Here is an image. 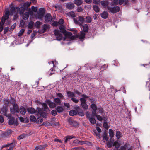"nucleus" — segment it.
<instances>
[{"label": "nucleus", "mask_w": 150, "mask_h": 150, "mask_svg": "<svg viewBox=\"0 0 150 150\" xmlns=\"http://www.w3.org/2000/svg\"><path fill=\"white\" fill-rule=\"evenodd\" d=\"M109 133L110 136L111 138H112L114 136V134L112 130L110 129H109Z\"/></svg>", "instance_id": "obj_41"}, {"label": "nucleus", "mask_w": 150, "mask_h": 150, "mask_svg": "<svg viewBox=\"0 0 150 150\" xmlns=\"http://www.w3.org/2000/svg\"><path fill=\"white\" fill-rule=\"evenodd\" d=\"M37 114L36 115L39 114L42 117L46 118L47 117V113L43 112V109L40 108H37Z\"/></svg>", "instance_id": "obj_7"}, {"label": "nucleus", "mask_w": 150, "mask_h": 150, "mask_svg": "<svg viewBox=\"0 0 150 150\" xmlns=\"http://www.w3.org/2000/svg\"><path fill=\"white\" fill-rule=\"evenodd\" d=\"M34 23L33 22L30 21L28 23V28L32 29L33 27Z\"/></svg>", "instance_id": "obj_36"}, {"label": "nucleus", "mask_w": 150, "mask_h": 150, "mask_svg": "<svg viewBox=\"0 0 150 150\" xmlns=\"http://www.w3.org/2000/svg\"><path fill=\"white\" fill-rule=\"evenodd\" d=\"M56 110L58 113L62 112L64 111L63 108L61 106H58L56 108Z\"/></svg>", "instance_id": "obj_20"}, {"label": "nucleus", "mask_w": 150, "mask_h": 150, "mask_svg": "<svg viewBox=\"0 0 150 150\" xmlns=\"http://www.w3.org/2000/svg\"><path fill=\"white\" fill-rule=\"evenodd\" d=\"M116 136L117 139H119L121 137V134L120 132L119 131H117L116 132Z\"/></svg>", "instance_id": "obj_40"}, {"label": "nucleus", "mask_w": 150, "mask_h": 150, "mask_svg": "<svg viewBox=\"0 0 150 150\" xmlns=\"http://www.w3.org/2000/svg\"><path fill=\"white\" fill-rule=\"evenodd\" d=\"M127 148V144H125L124 146H121L119 150H126Z\"/></svg>", "instance_id": "obj_47"}, {"label": "nucleus", "mask_w": 150, "mask_h": 150, "mask_svg": "<svg viewBox=\"0 0 150 150\" xmlns=\"http://www.w3.org/2000/svg\"><path fill=\"white\" fill-rule=\"evenodd\" d=\"M77 11L78 12H80L83 11V9L81 7H78Z\"/></svg>", "instance_id": "obj_62"}, {"label": "nucleus", "mask_w": 150, "mask_h": 150, "mask_svg": "<svg viewBox=\"0 0 150 150\" xmlns=\"http://www.w3.org/2000/svg\"><path fill=\"white\" fill-rule=\"evenodd\" d=\"M93 9L95 12L96 13L100 11V9L96 5H94L93 6Z\"/></svg>", "instance_id": "obj_28"}, {"label": "nucleus", "mask_w": 150, "mask_h": 150, "mask_svg": "<svg viewBox=\"0 0 150 150\" xmlns=\"http://www.w3.org/2000/svg\"><path fill=\"white\" fill-rule=\"evenodd\" d=\"M54 101L55 103L59 105H60L61 103V100L59 98H54Z\"/></svg>", "instance_id": "obj_27"}, {"label": "nucleus", "mask_w": 150, "mask_h": 150, "mask_svg": "<svg viewBox=\"0 0 150 150\" xmlns=\"http://www.w3.org/2000/svg\"><path fill=\"white\" fill-rule=\"evenodd\" d=\"M107 9L109 11V12L114 13L119 12L120 10V8L118 6H116L113 7L108 6L107 7Z\"/></svg>", "instance_id": "obj_6"}, {"label": "nucleus", "mask_w": 150, "mask_h": 150, "mask_svg": "<svg viewBox=\"0 0 150 150\" xmlns=\"http://www.w3.org/2000/svg\"><path fill=\"white\" fill-rule=\"evenodd\" d=\"M101 4L104 7H106L109 4V3L107 1H101Z\"/></svg>", "instance_id": "obj_21"}, {"label": "nucleus", "mask_w": 150, "mask_h": 150, "mask_svg": "<svg viewBox=\"0 0 150 150\" xmlns=\"http://www.w3.org/2000/svg\"><path fill=\"white\" fill-rule=\"evenodd\" d=\"M69 14L71 17L73 18H74L76 16L74 12L73 11L70 12Z\"/></svg>", "instance_id": "obj_55"}, {"label": "nucleus", "mask_w": 150, "mask_h": 150, "mask_svg": "<svg viewBox=\"0 0 150 150\" xmlns=\"http://www.w3.org/2000/svg\"><path fill=\"white\" fill-rule=\"evenodd\" d=\"M45 12V9L43 8H40L39 9L38 12V18L41 19L43 18Z\"/></svg>", "instance_id": "obj_8"}, {"label": "nucleus", "mask_w": 150, "mask_h": 150, "mask_svg": "<svg viewBox=\"0 0 150 150\" xmlns=\"http://www.w3.org/2000/svg\"><path fill=\"white\" fill-rule=\"evenodd\" d=\"M47 104L50 108H53L56 107V104L53 102L50 101H48Z\"/></svg>", "instance_id": "obj_15"}, {"label": "nucleus", "mask_w": 150, "mask_h": 150, "mask_svg": "<svg viewBox=\"0 0 150 150\" xmlns=\"http://www.w3.org/2000/svg\"><path fill=\"white\" fill-rule=\"evenodd\" d=\"M84 20V18L81 16H79L78 17L73 19L74 23L78 25L80 27L83 26Z\"/></svg>", "instance_id": "obj_4"}, {"label": "nucleus", "mask_w": 150, "mask_h": 150, "mask_svg": "<svg viewBox=\"0 0 150 150\" xmlns=\"http://www.w3.org/2000/svg\"><path fill=\"white\" fill-rule=\"evenodd\" d=\"M75 138V137L73 136H67L65 137L64 139V143H66L67 141H69L70 139L73 138Z\"/></svg>", "instance_id": "obj_19"}, {"label": "nucleus", "mask_w": 150, "mask_h": 150, "mask_svg": "<svg viewBox=\"0 0 150 150\" xmlns=\"http://www.w3.org/2000/svg\"><path fill=\"white\" fill-rule=\"evenodd\" d=\"M108 65L107 64H105L104 65L102 66L100 69L102 71L105 70L108 67Z\"/></svg>", "instance_id": "obj_45"}, {"label": "nucleus", "mask_w": 150, "mask_h": 150, "mask_svg": "<svg viewBox=\"0 0 150 150\" xmlns=\"http://www.w3.org/2000/svg\"><path fill=\"white\" fill-rule=\"evenodd\" d=\"M91 108L93 110L92 112V115H96V110L97 109V106L94 103H92L90 105Z\"/></svg>", "instance_id": "obj_9"}, {"label": "nucleus", "mask_w": 150, "mask_h": 150, "mask_svg": "<svg viewBox=\"0 0 150 150\" xmlns=\"http://www.w3.org/2000/svg\"><path fill=\"white\" fill-rule=\"evenodd\" d=\"M37 33L36 32L33 31V33L32 34L31 37L32 38V40H33L34 39L33 38L35 37V36L36 35Z\"/></svg>", "instance_id": "obj_56"}, {"label": "nucleus", "mask_w": 150, "mask_h": 150, "mask_svg": "<svg viewBox=\"0 0 150 150\" xmlns=\"http://www.w3.org/2000/svg\"><path fill=\"white\" fill-rule=\"evenodd\" d=\"M89 120L90 123L92 124H95L96 123V120L93 117L90 118Z\"/></svg>", "instance_id": "obj_37"}, {"label": "nucleus", "mask_w": 150, "mask_h": 150, "mask_svg": "<svg viewBox=\"0 0 150 150\" xmlns=\"http://www.w3.org/2000/svg\"><path fill=\"white\" fill-rule=\"evenodd\" d=\"M67 94L69 97H75V95L74 93L71 91H68L67 92Z\"/></svg>", "instance_id": "obj_30"}, {"label": "nucleus", "mask_w": 150, "mask_h": 150, "mask_svg": "<svg viewBox=\"0 0 150 150\" xmlns=\"http://www.w3.org/2000/svg\"><path fill=\"white\" fill-rule=\"evenodd\" d=\"M45 20L47 22H51L53 20L52 16L50 14H47L46 15L45 17Z\"/></svg>", "instance_id": "obj_10"}, {"label": "nucleus", "mask_w": 150, "mask_h": 150, "mask_svg": "<svg viewBox=\"0 0 150 150\" xmlns=\"http://www.w3.org/2000/svg\"><path fill=\"white\" fill-rule=\"evenodd\" d=\"M25 134H22L18 137V139L20 140L24 138L25 137Z\"/></svg>", "instance_id": "obj_49"}, {"label": "nucleus", "mask_w": 150, "mask_h": 150, "mask_svg": "<svg viewBox=\"0 0 150 150\" xmlns=\"http://www.w3.org/2000/svg\"><path fill=\"white\" fill-rule=\"evenodd\" d=\"M94 133L95 135L98 138H100V135L99 133L95 132Z\"/></svg>", "instance_id": "obj_60"}, {"label": "nucleus", "mask_w": 150, "mask_h": 150, "mask_svg": "<svg viewBox=\"0 0 150 150\" xmlns=\"http://www.w3.org/2000/svg\"><path fill=\"white\" fill-rule=\"evenodd\" d=\"M59 30L58 29H55L54 31V33L56 36V39L58 41L63 40L64 41L68 40V39L71 40H73L76 38V37L73 35L71 33L68 32L67 33L66 35H64V37L63 35V33H64L66 30L64 29V26L61 25L59 27Z\"/></svg>", "instance_id": "obj_1"}, {"label": "nucleus", "mask_w": 150, "mask_h": 150, "mask_svg": "<svg viewBox=\"0 0 150 150\" xmlns=\"http://www.w3.org/2000/svg\"><path fill=\"white\" fill-rule=\"evenodd\" d=\"M4 104L3 107L1 109V111L4 113V115L9 119V114H7V112L8 110V106L9 103V100H4Z\"/></svg>", "instance_id": "obj_2"}, {"label": "nucleus", "mask_w": 150, "mask_h": 150, "mask_svg": "<svg viewBox=\"0 0 150 150\" xmlns=\"http://www.w3.org/2000/svg\"><path fill=\"white\" fill-rule=\"evenodd\" d=\"M58 22V24L62 25L64 23V20L62 19H60Z\"/></svg>", "instance_id": "obj_59"}, {"label": "nucleus", "mask_w": 150, "mask_h": 150, "mask_svg": "<svg viewBox=\"0 0 150 150\" xmlns=\"http://www.w3.org/2000/svg\"><path fill=\"white\" fill-rule=\"evenodd\" d=\"M41 23L40 21H37L35 23V25L37 28L39 27L40 25L41 24Z\"/></svg>", "instance_id": "obj_48"}, {"label": "nucleus", "mask_w": 150, "mask_h": 150, "mask_svg": "<svg viewBox=\"0 0 150 150\" xmlns=\"http://www.w3.org/2000/svg\"><path fill=\"white\" fill-rule=\"evenodd\" d=\"M93 116V117L95 116L97 118V120L99 121H101L103 120L102 117L99 115H97L96 113L95 115Z\"/></svg>", "instance_id": "obj_32"}, {"label": "nucleus", "mask_w": 150, "mask_h": 150, "mask_svg": "<svg viewBox=\"0 0 150 150\" xmlns=\"http://www.w3.org/2000/svg\"><path fill=\"white\" fill-rule=\"evenodd\" d=\"M88 26L86 24H85L83 26V31L84 32H87L88 30Z\"/></svg>", "instance_id": "obj_29"}, {"label": "nucleus", "mask_w": 150, "mask_h": 150, "mask_svg": "<svg viewBox=\"0 0 150 150\" xmlns=\"http://www.w3.org/2000/svg\"><path fill=\"white\" fill-rule=\"evenodd\" d=\"M51 113L53 115L55 116L57 115V111L55 110H53L51 111Z\"/></svg>", "instance_id": "obj_54"}, {"label": "nucleus", "mask_w": 150, "mask_h": 150, "mask_svg": "<svg viewBox=\"0 0 150 150\" xmlns=\"http://www.w3.org/2000/svg\"><path fill=\"white\" fill-rule=\"evenodd\" d=\"M101 17L104 19L107 18L108 16V13L107 12L104 11L101 14Z\"/></svg>", "instance_id": "obj_17"}, {"label": "nucleus", "mask_w": 150, "mask_h": 150, "mask_svg": "<svg viewBox=\"0 0 150 150\" xmlns=\"http://www.w3.org/2000/svg\"><path fill=\"white\" fill-rule=\"evenodd\" d=\"M20 113L22 115H25L26 112V109L23 106H21L19 110Z\"/></svg>", "instance_id": "obj_18"}, {"label": "nucleus", "mask_w": 150, "mask_h": 150, "mask_svg": "<svg viewBox=\"0 0 150 150\" xmlns=\"http://www.w3.org/2000/svg\"><path fill=\"white\" fill-rule=\"evenodd\" d=\"M80 100L81 102V104L86 103V100L84 99V98H81Z\"/></svg>", "instance_id": "obj_51"}, {"label": "nucleus", "mask_w": 150, "mask_h": 150, "mask_svg": "<svg viewBox=\"0 0 150 150\" xmlns=\"http://www.w3.org/2000/svg\"><path fill=\"white\" fill-rule=\"evenodd\" d=\"M9 146V143H8L7 144L3 145L1 148L0 150H2V149L4 147H7Z\"/></svg>", "instance_id": "obj_63"}, {"label": "nucleus", "mask_w": 150, "mask_h": 150, "mask_svg": "<svg viewBox=\"0 0 150 150\" xmlns=\"http://www.w3.org/2000/svg\"><path fill=\"white\" fill-rule=\"evenodd\" d=\"M85 34L83 31H81L80 32V34L79 36V38L80 40H82L85 38Z\"/></svg>", "instance_id": "obj_22"}, {"label": "nucleus", "mask_w": 150, "mask_h": 150, "mask_svg": "<svg viewBox=\"0 0 150 150\" xmlns=\"http://www.w3.org/2000/svg\"><path fill=\"white\" fill-rule=\"evenodd\" d=\"M17 124L18 123L14 117L10 115V125L14 124L17 125Z\"/></svg>", "instance_id": "obj_11"}, {"label": "nucleus", "mask_w": 150, "mask_h": 150, "mask_svg": "<svg viewBox=\"0 0 150 150\" xmlns=\"http://www.w3.org/2000/svg\"><path fill=\"white\" fill-rule=\"evenodd\" d=\"M74 2L76 5L80 6L82 4V1L81 0H75Z\"/></svg>", "instance_id": "obj_24"}, {"label": "nucleus", "mask_w": 150, "mask_h": 150, "mask_svg": "<svg viewBox=\"0 0 150 150\" xmlns=\"http://www.w3.org/2000/svg\"><path fill=\"white\" fill-rule=\"evenodd\" d=\"M51 63L53 64V67H55L58 64L57 62L56 61H51Z\"/></svg>", "instance_id": "obj_57"}, {"label": "nucleus", "mask_w": 150, "mask_h": 150, "mask_svg": "<svg viewBox=\"0 0 150 150\" xmlns=\"http://www.w3.org/2000/svg\"><path fill=\"white\" fill-rule=\"evenodd\" d=\"M82 108L84 109H87L88 108V106L86 103L81 104Z\"/></svg>", "instance_id": "obj_44"}, {"label": "nucleus", "mask_w": 150, "mask_h": 150, "mask_svg": "<svg viewBox=\"0 0 150 150\" xmlns=\"http://www.w3.org/2000/svg\"><path fill=\"white\" fill-rule=\"evenodd\" d=\"M43 121V119L41 117H38L36 119V121L35 123L38 124H40V125H44V123H42Z\"/></svg>", "instance_id": "obj_14"}, {"label": "nucleus", "mask_w": 150, "mask_h": 150, "mask_svg": "<svg viewBox=\"0 0 150 150\" xmlns=\"http://www.w3.org/2000/svg\"><path fill=\"white\" fill-rule=\"evenodd\" d=\"M16 142L13 140L12 143H10V150H13L14 147L16 146Z\"/></svg>", "instance_id": "obj_23"}, {"label": "nucleus", "mask_w": 150, "mask_h": 150, "mask_svg": "<svg viewBox=\"0 0 150 150\" xmlns=\"http://www.w3.org/2000/svg\"><path fill=\"white\" fill-rule=\"evenodd\" d=\"M27 111L29 113L33 114L37 112V110H36L33 108L30 107L27 109Z\"/></svg>", "instance_id": "obj_13"}, {"label": "nucleus", "mask_w": 150, "mask_h": 150, "mask_svg": "<svg viewBox=\"0 0 150 150\" xmlns=\"http://www.w3.org/2000/svg\"><path fill=\"white\" fill-rule=\"evenodd\" d=\"M4 16H3L1 18V21L0 22V23L1 25V26H3V25L4 24L5 21L8 19H6Z\"/></svg>", "instance_id": "obj_31"}, {"label": "nucleus", "mask_w": 150, "mask_h": 150, "mask_svg": "<svg viewBox=\"0 0 150 150\" xmlns=\"http://www.w3.org/2000/svg\"><path fill=\"white\" fill-rule=\"evenodd\" d=\"M31 3L30 2H27L23 4V6L25 8H28L30 5Z\"/></svg>", "instance_id": "obj_33"}, {"label": "nucleus", "mask_w": 150, "mask_h": 150, "mask_svg": "<svg viewBox=\"0 0 150 150\" xmlns=\"http://www.w3.org/2000/svg\"><path fill=\"white\" fill-rule=\"evenodd\" d=\"M76 111L74 110H70L69 112V114L70 116H74L76 114Z\"/></svg>", "instance_id": "obj_34"}, {"label": "nucleus", "mask_w": 150, "mask_h": 150, "mask_svg": "<svg viewBox=\"0 0 150 150\" xmlns=\"http://www.w3.org/2000/svg\"><path fill=\"white\" fill-rule=\"evenodd\" d=\"M20 14L21 15L23 14V18L25 20H27L29 17V13L28 12H26L24 14L23 13L24 11V9L23 7H21L19 9Z\"/></svg>", "instance_id": "obj_5"}, {"label": "nucleus", "mask_w": 150, "mask_h": 150, "mask_svg": "<svg viewBox=\"0 0 150 150\" xmlns=\"http://www.w3.org/2000/svg\"><path fill=\"white\" fill-rule=\"evenodd\" d=\"M9 135V132L8 131L7 132H6L3 133L1 134L2 137L5 138L8 137Z\"/></svg>", "instance_id": "obj_25"}, {"label": "nucleus", "mask_w": 150, "mask_h": 150, "mask_svg": "<svg viewBox=\"0 0 150 150\" xmlns=\"http://www.w3.org/2000/svg\"><path fill=\"white\" fill-rule=\"evenodd\" d=\"M86 116V117L89 119L92 117V115L90 113V112L89 111L87 112Z\"/></svg>", "instance_id": "obj_43"}, {"label": "nucleus", "mask_w": 150, "mask_h": 150, "mask_svg": "<svg viewBox=\"0 0 150 150\" xmlns=\"http://www.w3.org/2000/svg\"><path fill=\"white\" fill-rule=\"evenodd\" d=\"M118 0H113V1L110 3L111 6L117 5L118 3Z\"/></svg>", "instance_id": "obj_38"}, {"label": "nucleus", "mask_w": 150, "mask_h": 150, "mask_svg": "<svg viewBox=\"0 0 150 150\" xmlns=\"http://www.w3.org/2000/svg\"><path fill=\"white\" fill-rule=\"evenodd\" d=\"M103 126L106 129H108V123L107 122H104L103 124Z\"/></svg>", "instance_id": "obj_53"}, {"label": "nucleus", "mask_w": 150, "mask_h": 150, "mask_svg": "<svg viewBox=\"0 0 150 150\" xmlns=\"http://www.w3.org/2000/svg\"><path fill=\"white\" fill-rule=\"evenodd\" d=\"M98 112L100 113H102L103 111V109L102 108H98Z\"/></svg>", "instance_id": "obj_64"}, {"label": "nucleus", "mask_w": 150, "mask_h": 150, "mask_svg": "<svg viewBox=\"0 0 150 150\" xmlns=\"http://www.w3.org/2000/svg\"><path fill=\"white\" fill-rule=\"evenodd\" d=\"M25 31V30L24 29H21L19 33H18V36H20L23 34V33Z\"/></svg>", "instance_id": "obj_46"}, {"label": "nucleus", "mask_w": 150, "mask_h": 150, "mask_svg": "<svg viewBox=\"0 0 150 150\" xmlns=\"http://www.w3.org/2000/svg\"><path fill=\"white\" fill-rule=\"evenodd\" d=\"M58 22L57 21H54L52 23V25L54 26H57V25H58Z\"/></svg>", "instance_id": "obj_61"}, {"label": "nucleus", "mask_w": 150, "mask_h": 150, "mask_svg": "<svg viewBox=\"0 0 150 150\" xmlns=\"http://www.w3.org/2000/svg\"><path fill=\"white\" fill-rule=\"evenodd\" d=\"M5 11V13L4 17L8 19L9 16V7H6Z\"/></svg>", "instance_id": "obj_12"}, {"label": "nucleus", "mask_w": 150, "mask_h": 150, "mask_svg": "<svg viewBox=\"0 0 150 150\" xmlns=\"http://www.w3.org/2000/svg\"><path fill=\"white\" fill-rule=\"evenodd\" d=\"M13 105V108L10 109L11 112L12 113H19V110L17 104H15V100L14 98H12L11 100L10 101V103Z\"/></svg>", "instance_id": "obj_3"}, {"label": "nucleus", "mask_w": 150, "mask_h": 150, "mask_svg": "<svg viewBox=\"0 0 150 150\" xmlns=\"http://www.w3.org/2000/svg\"><path fill=\"white\" fill-rule=\"evenodd\" d=\"M66 7L69 9H71L74 7V4L71 3H67L66 4Z\"/></svg>", "instance_id": "obj_16"}, {"label": "nucleus", "mask_w": 150, "mask_h": 150, "mask_svg": "<svg viewBox=\"0 0 150 150\" xmlns=\"http://www.w3.org/2000/svg\"><path fill=\"white\" fill-rule=\"evenodd\" d=\"M113 145L117 149H118L120 147V144L117 141H115L114 142Z\"/></svg>", "instance_id": "obj_39"}, {"label": "nucleus", "mask_w": 150, "mask_h": 150, "mask_svg": "<svg viewBox=\"0 0 150 150\" xmlns=\"http://www.w3.org/2000/svg\"><path fill=\"white\" fill-rule=\"evenodd\" d=\"M71 100L72 101L74 102L75 103H77L79 102V100L76 99L75 97H74L71 98Z\"/></svg>", "instance_id": "obj_50"}, {"label": "nucleus", "mask_w": 150, "mask_h": 150, "mask_svg": "<svg viewBox=\"0 0 150 150\" xmlns=\"http://www.w3.org/2000/svg\"><path fill=\"white\" fill-rule=\"evenodd\" d=\"M49 25L47 24H44L42 26V29L44 31H45L49 28Z\"/></svg>", "instance_id": "obj_35"}, {"label": "nucleus", "mask_w": 150, "mask_h": 150, "mask_svg": "<svg viewBox=\"0 0 150 150\" xmlns=\"http://www.w3.org/2000/svg\"><path fill=\"white\" fill-rule=\"evenodd\" d=\"M78 114L79 115L81 116H83L84 115V113L82 110L80 111V112H79Z\"/></svg>", "instance_id": "obj_58"}, {"label": "nucleus", "mask_w": 150, "mask_h": 150, "mask_svg": "<svg viewBox=\"0 0 150 150\" xmlns=\"http://www.w3.org/2000/svg\"><path fill=\"white\" fill-rule=\"evenodd\" d=\"M30 119L31 122H35L36 121V118L35 116L33 115H31L30 116Z\"/></svg>", "instance_id": "obj_26"}, {"label": "nucleus", "mask_w": 150, "mask_h": 150, "mask_svg": "<svg viewBox=\"0 0 150 150\" xmlns=\"http://www.w3.org/2000/svg\"><path fill=\"white\" fill-rule=\"evenodd\" d=\"M43 107L44 108V110L45 111H46L49 109L46 103H43L42 105Z\"/></svg>", "instance_id": "obj_42"}, {"label": "nucleus", "mask_w": 150, "mask_h": 150, "mask_svg": "<svg viewBox=\"0 0 150 150\" xmlns=\"http://www.w3.org/2000/svg\"><path fill=\"white\" fill-rule=\"evenodd\" d=\"M86 19L87 20V22L89 23H90L91 21V17L88 16L86 17Z\"/></svg>", "instance_id": "obj_52"}]
</instances>
